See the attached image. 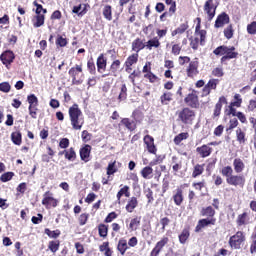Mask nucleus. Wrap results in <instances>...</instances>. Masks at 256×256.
<instances>
[{"label":"nucleus","mask_w":256,"mask_h":256,"mask_svg":"<svg viewBox=\"0 0 256 256\" xmlns=\"http://www.w3.org/2000/svg\"><path fill=\"white\" fill-rule=\"evenodd\" d=\"M218 5L214 0H207L204 4V13L207 15L208 21H213L215 14L217 13Z\"/></svg>","instance_id":"nucleus-4"},{"label":"nucleus","mask_w":256,"mask_h":256,"mask_svg":"<svg viewBox=\"0 0 256 256\" xmlns=\"http://www.w3.org/2000/svg\"><path fill=\"white\" fill-rule=\"evenodd\" d=\"M91 133H89L87 130L82 131V140L84 143H87L88 141H91Z\"/></svg>","instance_id":"nucleus-63"},{"label":"nucleus","mask_w":256,"mask_h":256,"mask_svg":"<svg viewBox=\"0 0 256 256\" xmlns=\"http://www.w3.org/2000/svg\"><path fill=\"white\" fill-rule=\"evenodd\" d=\"M0 91H2V93H9V91H11V84H9V82L0 83Z\"/></svg>","instance_id":"nucleus-58"},{"label":"nucleus","mask_w":256,"mask_h":256,"mask_svg":"<svg viewBox=\"0 0 256 256\" xmlns=\"http://www.w3.org/2000/svg\"><path fill=\"white\" fill-rule=\"evenodd\" d=\"M204 171H205V168L203 167V165H200V164L195 165L192 173L193 179H197L199 175H203Z\"/></svg>","instance_id":"nucleus-35"},{"label":"nucleus","mask_w":256,"mask_h":256,"mask_svg":"<svg viewBox=\"0 0 256 256\" xmlns=\"http://www.w3.org/2000/svg\"><path fill=\"white\" fill-rule=\"evenodd\" d=\"M89 157H91V145L86 144L80 149V159L84 161V163H89Z\"/></svg>","instance_id":"nucleus-14"},{"label":"nucleus","mask_w":256,"mask_h":256,"mask_svg":"<svg viewBox=\"0 0 256 256\" xmlns=\"http://www.w3.org/2000/svg\"><path fill=\"white\" fill-rule=\"evenodd\" d=\"M137 61H139V54L136 53L129 56L125 62L126 71H129V69H131V67H133Z\"/></svg>","instance_id":"nucleus-23"},{"label":"nucleus","mask_w":256,"mask_h":256,"mask_svg":"<svg viewBox=\"0 0 256 256\" xmlns=\"http://www.w3.org/2000/svg\"><path fill=\"white\" fill-rule=\"evenodd\" d=\"M213 149L211 147H209V145H202L201 147H197L196 148V153L200 155V157H202L203 159H205V157H209V155H211Z\"/></svg>","instance_id":"nucleus-16"},{"label":"nucleus","mask_w":256,"mask_h":256,"mask_svg":"<svg viewBox=\"0 0 256 256\" xmlns=\"http://www.w3.org/2000/svg\"><path fill=\"white\" fill-rule=\"evenodd\" d=\"M98 73H103L107 69V59L103 54H100L96 61Z\"/></svg>","instance_id":"nucleus-17"},{"label":"nucleus","mask_w":256,"mask_h":256,"mask_svg":"<svg viewBox=\"0 0 256 256\" xmlns=\"http://www.w3.org/2000/svg\"><path fill=\"white\" fill-rule=\"evenodd\" d=\"M178 119L181 120L184 125H193V121H195V111L190 108H184L178 113Z\"/></svg>","instance_id":"nucleus-2"},{"label":"nucleus","mask_w":256,"mask_h":256,"mask_svg":"<svg viewBox=\"0 0 256 256\" xmlns=\"http://www.w3.org/2000/svg\"><path fill=\"white\" fill-rule=\"evenodd\" d=\"M223 105H227V98H225V96H221L219 101L216 103L213 117H219V115H221V109H223Z\"/></svg>","instance_id":"nucleus-15"},{"label":"nucleus","mask_w":256,"mask_h":256,"mask_svg":"<svg viewBox=\"0 0 256 256\" xmlns=\"http://www.w3.org/2000/svg\"><path fill=\"white\" fill-rule=\"evenodd\" d=\"M60 245L61 242L59 240H53L49 242L48 249H50L52 253H57V251H59Z\"/></svg>","instance_id":"nucleus-37"},{"label":"nucleus","mask_w":256,"mask_h":256,"mask_svg":"<svg viewBox=\"0 0 256 256\" xmlns=\"http://www.w3.org/2000/svg\"><path fill=\"white\" fill-rule=\"evenodd\" d=\"M142 49H145V44H143V41H141V39L137 38L132 42V50L139 53V51H141Z\"/></svg>","instance_id":"nucleus-29"},{"label":"nucleus","mask_w":256,"mask_h":256,"mask_svg":"<svg viewBox=\"0 0 256 256\" xmlns=\"http://www.w3.org/2000/svg\"><path fill=\"white\" fill-rule=\"evenodd\" d=\"M68 73L72 77L73 83H79V81H77V73H83V67L81 65H76L75 67H72Z\"/></svg>","instance_id":"nucleus-19"},{"label":"nucleus","mask_w":256,"mask_h":256,"mask_svg":"<svg viewBox=\"0 0 256 256\" xmlns=\"http://www.w3.org/2000/svg\"><path fill=\"white\" fill-rule=\"evenodd\" d=\"M122 195H125V197H129L131 193H129V186H124L123 188L120 189L117 193V200L121 201Z\"/></svg>","instance_id":"nucleus-46"},{"label":"nucleus","mask_w":256,"mask_h":256,"mask_svg":"<svg viewBox=\"0 0 256 256\" xmlns=\"http://www.w3.org/2000/svg\"><path fill=\"white\" fill-rule=\"evenodd\" d=\"M127 99V85L122 84L120 87V92L118 95V101L121 103V101H125Z\"/></svg>","instance_id":"nucleus-36"},{"label":"nucleus","mask_w":256,"mask_h":256,"mask_svg":"<svg viewBox=\"0 0 256 256\" xmlns=\"http://www.w3.org/2000/svg\"><path fill=\"white\" fill-rule=\"evenodd\" d=\"M144 143L147 147V150L152 153L153 155H155V153H157V147H155V139L150 136V135H146L144 137Z\"/></svg>","instance_id":"nucleus-13"},{"label":"nucleus","mask_w":256,"mask_h":256,"mask_svg":"<svg viewBox=\"0 0 256 256\" xmlns=\"http://www.w3.org/2000/svg\"><path fill=\"white\" fill-rule=\"evenodd\" d=\"M72 12L75 13L76 15H79L80 17H83V15L87 13L85 10L81 11V4L78 6H74L72 9Z\"/></svg>","instance_id":"nucleus-61"},{"label":"nucleus","mask_w":256,"mask_h":256,"mask_svg":"<svg viewBox=\"0 0 256 256\" xmlns=\"http://www.w3.org/2000/svg\"><path fill=\"white\" fill-rule=\"evenodd\" d=\"M42 205H45L46 209H51V207H57L59 205V200L53 197V193L47 191L43 195Z\"/></svg>","instance_id":"nucleus-5"},{"label":"nucleus","mask_w":256,"mask_h":256,"mask_svg":"<svg viewBox=\"0 0 256 256\" xmlns=\"http://www.w3.org/2000/svg\"><path fill=\"white\" fill-rule=\"evenodd\" d=\"M173 201L175 205L180 207V205L183 203V188L178 187L176 191H174Z\"/></svg>","instance_id":"nucleus-18"},{"label":"nucleus","mask_w":256,"mask_h":256,"mask_svg":"<svg viewBox=\"0 0 256 256\" xmlns=\"http://www.w3.org/2000/svg\"><path fill=\"white\" fill-rule=\"evenodd\" d=\"M103 15L107 21H111L113 19V12L111 10L110 5H106L103 9Z\"/></svg>","instance_id":"nucleus-43"},{"label":"nucleus","mask_w":256,"mask_h":256,"mask_svg":"<svg viewBox=\"0 0 256 256\" xmlns=\"http://www.w3.org/2000/svg\"><path fill=\"white\" fill-rule=\"evenodd\" d=\"M188 29L189 23H182L175 30L172 31V37H175V35H183V33H185V31H187Z\"/></svg>","instance_id":"nucleus-26"},{"label":"nucleus","mask_w":256,"mask_h":256,"mask_svg":"<svg viewBox=\"0 0 256 256\" xmlns=\"http://www.w3.org/2000/svg\"><path fill=\"white\" fill-rule=\"evenodd\" d=\"M162 105H168L169 102L173 101V94L171 92H164L160 97Z\"/></svg>","instance_id":"nucleus-30"},{"label":"nucleus","mask_w":256,"mask_h":256,"mask_svg":"<svg viewBox=\"0 0 256 256\" xmlns=\"http://www.w3.org/2000/svg\"><path fill=\"white\" fill-rule=\"evenodd\" d=\"M27 101L29 103V107H37L39 105V99L35 94H30L27 96Z\"/></svg>","instance_id":"nucleus-39"},{"label":"nucleus","mask_w":256,"mask_h":256,"mask_svg":"<svg viewBox=\"0 0 256 256\" xmlns=\"http://www.w3.org/2000/svg\"><path fill=\"white\" fill-rule=\"evenodd\" d=\"M14 176L15 173L13 172H5L4 174L1 175L0 181H2V183H7V181H11Z\"/></svg>","instance_id":"nucleus-49"},{"label":"nucleus","mask_w":256,"mask_h":256,"mask_svg":"<svg viewBox=\"0 0 256 256\" xmlns=\"http://www.w3.org/2000/svg\"><path fill=\"white\" fill-rule=\"evenodd\" d=\"M236 223L238 227H243V225H247L249 223V214L247 212L239 214L236 219Z\"/></svg>","instance_id":"nucleus-22"},{"label":"nucleus","mask_w":256,"mask_h":256,"mask_svg":"<svg viewBox=\"0 0 256 256\" xmlns=\"http://www.w3.org/2000/svg\"><path fill=\"white\" fill-rule=\"evenodd\" d=\"M87 69H88L90 75H95V73H97V68L95 67V62L93 61V58H90L88 60Z\"/></svg>","instance_id":"nucleus-45"},{"label":"nucleus","mask_w":256,"mask_h":256,"mask_svg":"<svg viewBox=\"0 0 256 256\" xmlns=\"http://www.w3.org/2000/svg\"><path fill=\"white\" fill-rule=\"evenodd\" d=\"M199 69V59L195 58L193 61L190 62L188 68H187V75L188 77H195Z\"/></svg>","instance_id":"nucleus-12"},{"label":"nucleus","mask_w":256,"mask_h":256,"mask_svg":"<svg viewBox=\"0 0 256 256\" xmlns=\"http://www.w3.org/2000/svg\"><path fill=\"white\" fill-rule=\"evenodd\" d=\"M200 215L202 217H207V219H215V209L211 206L202 208Z\"/></svg>","instance_id":"nucleus-20"},{"label":"nucleus","mask_w":256,"mask_h":256,"mask_svg":"<svg viewBox=\"0 0 256 256\" xmlns=\"http://www.w3.org/2000/svg\"><path fill=\"white\" fill-rule=\"evenodd\" d=\"M161 46V42H159V38L155 37L153 39L148 40L146 43L147 49H153L155 47L156 49Z\"/></svg>","instance_id":"nucleus-34"},{"label":"nucleus","mask_w":256,"mask_h":256,"mask_svg":"<svg viewBox=\"0 0 256 256\" xmlns=\"http://www.w3.org/2000/svg\"><path fill=\"white\" fill-rule=\"evenodd\" d=\"M65 153V159L68 161H75L77 159V153H75V149L70 148L68 150H64Z\"/></svg>","instance_id":"nucleus-32"},{"label":"nucleus","mask_w":256,"mask_h":256,"mask_svg":"<svg viewBox=\"0 0 256 256\" xmlns=\"http://www.w3.org/2000/svg\"><path fill=\"white\" fill-rule=\"evenodd\" d=\"M139 225H141V218L136 217L131 220L129 224V229H131L132 231H137V229H139Z\"/></svg>","instance_id":"nucleus-41"},{"label":"nucleus","mask_w":256,"mask_h":256,"mask_svg":"<svg viewBox=\"0 0 256 256\" xmlns=\"http://www.w3.org/2000/svg\"><path fill=\"white\" fill-rule=\"evenodd\" d=\"M33 27L36 29L39 27H43L45 25V15L43 14H36V16L32 19Z\"/></svg>","instance_id":"nucleus-21"},{"label":"nucleus","mask_w":256,"mask_h":256,"mask_svg":"<svg viewBox=\"0 0 256 256\" xmlns=\"http://www.w3.org/2000/svg\"><path fill=\"white\" fill-rule=\"evenodd\" d=\"M122 125H125L129 131H135V122L130 121L129 118H124L121 120Z\"/></svg>","instance_id":"nucleus-48"},{"label":"nucleus","mask_w":256,"mask_h":256,"mask_svg":"<svg viewBox=\"0 0 256 256\" xmlns=\"http://www.w3.org/2000/svg\"><path fill=\"white\" fill-rule=\"evenodd\" d=\"M213 53L214 55H225L227 53V46H219L213 51Z\"/></svg>","instance_id":"nucleus-57"},{"label":"nucleus","mask_w":256,"mask_h":256,"mask_svg":"<svg viewBox=\"0 0 256 256\" xmlns=\"http://www.w3.org/2000/svg\"><path fill=\"white\" fill-rule=\"evenodd\" d=\"M189 239V230L184 229L181 234L179 235V242L182 245H185L187 243V240Z\"/></svg>","instance_id":"nucleus-47"},{"label":"nucleus","mask_w":256,"mask_h":256,"mask_svg":"<svg viewBox=\"0 0 256 256\" xmlns=\"http://www.w3.org/2000/svg\"><path fill=\"white\" fill-rule=\"evenodd\" d=\"M217 85H219V79H210L206 86L211 89H217Z\"/></svg>","instance_id":"nucleus-60"},{"label":"nucleus","mask_w":256,"mask_h":256,"mask_svg":"<svg viewBox=\"0 0 256 256\" xmlns=\"http://www.w3.org/2000/svg\"><path fill=\"white\" fill-rule=\"evenodd\" d=\"M137 205H139V201H137V197H131V199L128 201L126 205V211L128 213H133L135 209L137 208Z\"/></svg>","instance_id":"nucleus-25"},{"label":"nucleus","mask_w":256,"mask_h":256,"mask_svg":"<svg viewBox=\"0 0 256 256\" xmlns=\"http://www.w3.org/2000/svg\"><path fill=\"white\" fill-rule=\"evenodd\" d=\"M44 233L50 237V239H57L59 237V235H61V231L60 230H54L51 231L49 228H46L44 230Z\"/></svg>","instance_id":"nucleus-44"},{"label":"nucleus","mask_w":256,"mask_h":256,"mask_svg":"<svg viewBox=\"0 0 256 256\" xmlns=\"http://www.w3.org/2000/svg\"><path fill=\"white\" fill-rule=\"evenodd\" d=\"M116 162L109 163L107 166V175H115L117 173V166H115Z\"/></svg>","instance_id":"nucleus-55"},{"label":"nucleus","mask_w":256,"mask_h":256,"mask_svg":"<svg viewBox=\"0 0 256 256\" xmlns=\"http://www.w3.org/2000/svg\"><path fill=\"white\" fill-rule=\"evenodd\" d=\"M236 137H237V141H238V143H240V145H244L245 141H247V139L245 138V132H243V130H241V128H237Z\"/></svg>","instance_id":"nucleus-38"},{"label":"nucleus","mask_w":256,"mask_h":256,"mask_svg":"<svg viewBox=\"0 0 256 256\" xmlns=\"http://www.w3.org/2000/svg\"><path fill=\"white\" fill-rule=\"evenodd\" d=\"M230 18L229 14L222 12L220 15L217 16L214 27L219 29L227 24H229Z\"/></svg>","instance_id":"nucleus-10"},{"label":"nucleus","mask_w":256,"mask_h":256,"mask_svg":"<svg viewBox=\"0 0 256 256\" xmlns=\"http://www.w3.org/2000/svg\"><path fill=\"white\" fill-rule=\"evenodd\" d=\"M169 243V238L164 237L160 241H158L155 245V247L152 249L150 256H159V253H161L163 247Z\"/></svg>","instance_id":"nucleus-9"},{"label":"nucleus","mask_w":256,"mask_h":256,"mask_svg":"<svg viewBox=\"0 0 256 256\" xmlns=\"http://www.w3.org/2000/svg\"><path fill=\"white\" fill-rule=\"evenodd\" d=\"M245 233L243 231L236 232L229 239V245L232 249H241V244L245 243Z\"/></svg>","instance_id":"nucleus-3"},{"label":"nucleus","mask_w":256,"mask_h":256,"mask_svg":"<svg viewBox=\"0 0 256 256\" xmlns=\"http://www.w3.org/2000/svg\"><path fill=\"white\" fill-rule=\"evenodd\" d=\"M34 225H39L43 221V214H37V216H33L31 219Z\"/></svg>","instance_id":"nucleus-62"},{"label":"nucleus","mask_w":256,"mask_h":256,"mask_svg":"<svg viewBox=\"0 0 256 256\" xmlns=\"http://www.w3.org/2000/svg\"><path fill=\"white\" fill-rule=\"evenodd\" d=\"M121 67V61L120 60H114L110 66L111 73H117L119 71V68Z\"/></svg>","instance_id":"nucleus-53"},{"label":"nucleus","mask_w":256,"mask_h":256,"mask_svg":"<svg viewBox=\"0 0 256 256\" xmlns=\"http://www.w3.org/2000/svg\"><path fill=\"white\" fill-rule=\"evenodd\" d=\"M226 183H228V185H233L234 187H243V185H245V177L241 175H232L226 178Z\"/></svg>","instance_id":"nucleus-7"},{"label":"nucleus","mask_w":256,"mask_h":256,"mask_svg":"<svg viewBox=\"0 0 256 256\" xmlns=\"http://www.w3.org/2000/svg\"><path fill=\"white\" fill-rule=\"evenodd\" d=\"M68 115L70 117L72 128L75 131H81L85 121L81 118L83 117V112L79 109V105L73 104L68 110Z\"/></svg>","instance_id":"nucleus-1"},{"label":"nucleus","mask_w":256,"mask_h":256,"mask_svg":"<svg viewBox=\"0 0 256 256\" xmlns=\"http://www.w3.org/2000/svg\"><path fill=\"white\" fill-rule=\"evenodd\" d=\"M11 140L14 143V145H21L22 143V134L19 131L13 132L11 134Z\"/></svg>","instance_id":"nucleus-31"},{"label":"nucleus","mask_w":256,"mask_h":256,"mask_svg":"<svg viewBox=\"0 0 256 256\" xmlns=\"http://www.w3.org/2000/svg\"><path fill=\"white\" fill-rule=\"evenodd\" d=\"M0 59L6 67H9L15 61V54L11 50H7L0 56Z\"/></svg>","instance_id":"nucleus-11"},{"label":"nucleus","mask_w":256,"mask_h":256,"mask_svg":"<svg viewBox=\"0 0 256 256\" xmlns=\"http://www.w3.org/2000/svg\"><path fill=\"white\" fill-rule=\"evenodd\" d=\"M224 36L226 39H232L233 38V26L229 25L226 29H224Z\"/></svg>","instance_id":"nucleus-59"},{"label":"nucleus","mask_w":256,"mask_h":256,"mask_svg":"<svg viewBox=\"0 0 256 256\" xmlns=\"http://www.w3.org/2000/svg\"><path fill=\"white\" fill-rule=\"evenodd\" d=\"M195 35L196 37L200 38V44L203 45V43H205V37L207 36V31L201 30L199 24H197L195 28Z\"/></svg>","instance_id":"nucleus-27"},{"label":"nucleus","mask_w":256,"mask_h":256,"mask_svg":"<svg viewBox=\"0 0 256 256\" xmlns=\"http://www.w3.org/2000/svg\"><path fill=\"white\" fill-rule=\"evenodd\" d=\"M239 55L238 52H235V47L234 46H231V47H227L226 48V54L225 56L228 58V59H237V56Z\"/></svg>","instance_id":"nucleus-33"},{"label":"nucleus","mask_w":256,"mask_h":256,"mask_svg":"<svg viewBox=\"0 0 256 256\" xmlns=\"http://www.w3.org/2000/svg\"><path fill=\"white\" fill-rule=\"evenodd\" d=\"M117 249L121 253V255H125V252L129 249V246L127 245V240L121 238L118 242Z\"/></svg>","instance_id":"nucleus-28"},{"label":"nucleus","mask_w":256,"mask_h":256,"mask_svg":"<svg viewBox=\"0 0 256 256\" xmlns=\"http://www.w3.org/2000/svg\"><path fill=\"white\" fill-rule=\"evenodd\" d=\"M233 167L235 173H243V170L245 169V163H243L241 158H235L233 161Z\"/></svg>","instance_id":"nucleus-24"},{"label":"nucleus","mask_w":256,"mask_h":256,"mask_svg":"<svg viewBox=\"0 0 256 256\" xmlns=\"http://www.w3.org/2000/svg\"><path fill=\"white\" fill-rule=\"evenodd\" d=\"M247 33L248 35H256V21L247 25Z\"/></svg>","instance_id":"nucleus-54"},{"label":"nucleus","mask_w":256,"mask_h":256,"mask_svg":"<svg viewBox=\"0 0 256 256\" xmlns=\"http://www.w3.org/2000/svg\"><path fill=\"white\" fill-rule=\"evenodd\" d=\"M215 223H217V219H215V218L200 219L195 228V231H196V233H199V231H201L203 228L209 227V225H215Z\"/></svg>","instance_id":"nucleus-8"},{"label":"nucleus","mask_w":256,"mask_h":256,"mask_svg":"<svg viewBox=\"0 0 256 256\" xmlns=\"http://www.w3.org/2000/svg\"><path fill=\"white\" fill-rule=\"evenodd\" d=\"M67 43H68L67 38H64V37L61 36V35H58V36H57L56 45H57L58 47H67Z\"/></svg>","instance_id":"nucleus-52"},{"label":"nucleus","mask_w":256,"mask_h":256,"mask_svg":"<svg viewBox=\"0 0 256 256\" xmlns=\"http://www.w3.org/2000/svg\"><path fill=\"white\" fill-rule=\"evenodd\" d=\"M221 173L223 177L229 179V177L233 175V168L231 166H225L224 168H222Z\"/></svg>","instance_id":"nucleus-51"},{"label":"nucleus","mask_w":256,"mask_h":256,"mask_svg":"<svg viewBox=\"0 0 256 256\" xmlns=\"http://www.w3.org/2000/svg\"><path fill=\"white\" fill-rule=\"evenodd\" d=\"M188 138H189V133L182 132V133L178 134L177 136H175L174 143H175V145H179L181 143V141H185V139H188Z\"/></svg>","instance_id":"nucleus-42"},{"label":"nucleus","mask_w":256,"mask_h":256,"mask_svg":"<svg viewBox=\"0 0 256 256\" xmlns=\"http://www.w3.org/2000/svg\"><path fill=\"white\" fill-rule=\"evenodd\" d=\"M184 101L186 105L192 109L199 108V96H197V92H195V90H193L192 93H189Z\"/></svg>","instance_id":"nucleus-6"},{"label":"nucleus","mask_w":256,"mask_h":256,"mask_svg":"<svg viewBox=\"0 0 256 256\" xmlns=\"http://www.w3.org/2000/svg\"><path fill=\"white\" fill-rule=\"evenodd\" d=\"M153 174V168L151 166H146L141 170V175L144 179H149V175Z\"/></svg>","instance_id":"nucleus-50"},{"label":"nucleus","mask_w":256,"mask_h":256,"mask_svg":"<svg viewBox=\"0 0 256 256\" xmlns=\"http://www.w3.org/2000/svg\"><path fill=\"white\" fill-rule=\"evenodd\" d=\"M238 125L239 120H237V118L230 119L229 127L226 129L227 133H229V131H233V129H235V127H237Z\"/></svg>","instance_id":"nucleus-56"},{"label":"nucleus","mask_w":256,"mask_h":256,"mask_svg":"<svg viewBox=\"0 0 256 256\" xmlns=\"http://www.w3.org/2000/svg\"><path fill=\"white\" fill-rule=\"evenodd\" d=\"M145 79H148L150 83H155L157 81V76L153 72H148L144 75Z\"/></svg>","instance_id":"nucleus-64"},{"label":"nucleus","mask_w":256,"mask_h":256,"mask_svg":"<svg viewBox=\"0 0 256 256\" xmlns=\"http://www.w3.org/2000/svg\"><path fill=\"white\" fill-rule=\"evenodd\" d=\"M98 233L100 235V237H107L108 233H109V226L105 225V224H100L98 226Z\"/></svg>","instance_id":"nucleus-40"}]
</instances>
